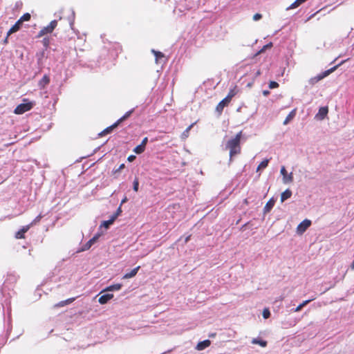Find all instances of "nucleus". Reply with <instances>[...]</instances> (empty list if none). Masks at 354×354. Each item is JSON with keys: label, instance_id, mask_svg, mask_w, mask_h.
Here are the masks:
<instances>
[{"label": "nucleus", "instance_id": "obj_1", "mask_svg": "<svg viewBox=\"0 0 354 354\" xmlns=\"http://www.w3.org/2000/svg\"><path fill=\"white\" fill-rule=\"evenodd\" d=\"M242 135L243 132L241 131L234 138L230 139L226 142L225 148L230 151V158L241 153V139Z\"/></svg>", "mask_w": 354, "mask_h": 354}, {"label": "nucleus", "instance_id": "obj_2", "mask_svg": "<svg viewBox=\"0 0 354 354\" xmlns=\"http://www.w3.org/2000/svg\"><path fill=\"white\" fill-rule=\"evenodd\" d=\"M25 103H21L17 106V107L14 110V113L17 115L23 114L30 110H31L33 107V103L31 102H28V100L25 98L23 100Z\"/></svg>", "mask_w": 354, "mask_h": 354}, {"label": "nucleus", "instance_id": "obj_3", "mask_svg": "<svg viewBox=\"0 0 354 354\" xmlns=\"http://www.w3.org/2000/svg\"><path fill=\"white\" fill-rule=\"evenodd\" d=\"M339 65L335 66L334 67L324 71L323 73L317 75L315 77H311L308 82L310 85H315L318 82L324 79V77H327L328 75H330L331 73H333L334 71L336 70V68L338 67Z\"/></svg>", "mask_w": 354, "mask_h": 354}, {"label": "nucleus", "instance_id": "obj_4", "mask_svg": "<svg viewBox=\"0 0 354 354\" xmlns=\"http://www.w3.org/2000/svg\"><path fill=\"white\" fill-rule=\"evenodd\" d=\"M57 20L51 21L47 26L44 27L42 29H41V30L39 32V33L37 35V37H41L46 34L51 33L54 30V29L57 27Z\"/></svg>", "mask_w": 354, "mask_h": 354}, {"label": "nucleus", "instance_id": "obj_5", "mask_svg": "<svg viewBox=\"0 0 354 354\" xmlns=\"http://www.w3.org/2000/svg\"><path fill=\"white\" fill-rule=\"evenodd\" d=\"M311 225V221L308 219L304 220L297 227V232L302 234Z\"/></svg>", "mask_w": 354, "mask_h": 354}, {"label": "nucleus", "instance_id": "obj_6", "mask_svg": "<svg viewBox=\"0 0 354 354\" xmlns=\"http://www.w3.org/2000/svg\"><path fill=\"white\" fill-rule=\"evenodd\" d=\"M230 103V101L227 100L225 97L216 106V111L218 113V114L220 115H221L223 109L225 106H227Z\"/></svg>", "mask_w": 354, "mask_h": 354}, {"label": "nucleus", "instance_id": "obj_7", "mask_svg": "<svg viewBox=\"0 0 354 354\" xmlns=\"http://www.w3.org/2000/svg\"><path fill=\"white\" fill-rule=\"evenodd\" d=\"M281 174L283 176V181L284 183H291L293 180L292 173H290L288 175L287 171L284 166H283L281 169Z\"/></svg>", "mask_w": 354, "mask_h": 354}, {"label": "nucleus", "instance_id": "obj_8", "mask_svg": "<svg viewBox=\"0 0 354 354\" xmlns=\"http://www.w3.org/2000/svg\"><path fill=\"white\" fill-rule=\"evenodd\" d=\"M22 24L23 23L19 19H18L7 32V37H9L11 34L17 32L21 28ZM7 38L8 37H6L5 39L6 42L7 41Z\"/></svg>", "mask_w": 354, "mask_h": 354}, {"label": "nucleus", "instance_id": "obj_9", "mask_svg": "<svg viewBox=\"0 0 354 354\" xmlns=\"http://www.w3.org/2000/svg\"><path fill=\"white\" fill-rule=\"evenodd\" d=\"M30 226L29 225H27L26 226H24L21 230H19L16 234H15V238L16 239H24L25 238V233L28 231Z\"/></svg>", "mask_w": 354, "mask_h": 354}, {"label": "nucleus", "instance_id": "obj_10", "mask_svg": "<svg viewBox=\"0 0 354 354\" xmlns=\"http://www.w3.org/2000/svg\"><path fill=\"white\" fill-rule=\"evenodd\" d=\"M49 83V76L47 75H44V77L39 81L38 86L40 89H44Z\"/></svg>", "mask_w": 354, "mask_h": 354}, {"label": "nucleus", "instance_id": "obj_11", "mask_svg": "<svg viewBox=\"0 0 354 354\" xmlns=\"http://www.w3.org/2000/svg\"><path fill=\"white\" fill-rule=\"evenodd\" d=\"M113 298V294H105L100 297L98 301L101 304H106L109 300Z\"/></svg>", "mask_w": 354, "mask_h": 354}, {"label": "nucleus", "instance_id": "obj_12", "mask_svg": "<svg viewBox=\"0 0 354 354\" xmlns=\"http://www.w3.org/2000/svg\"><path fill=\"white\" fill-rule=\"evenodd\" d=\"M211 344V342L209 339H205L204 341L200 342L198 343L196 346V349L198 351H203L209 346Z\"/></svg>", "mask_w": 354, "mask_h": 354}, {"label": "nucleus", "instance_id": "obj_13", "mask_svg": "<svg viewBox=\"0 0 354 354\" xmlns=\"http://www.w3.org/2000/svg\"><path fill=\"white\" fill-rule=\"evenodd\" d=\"M140 268V266H137L136 268L131 270V272L126 273L123 276L122 279H130V278L135 277L137 274L138 271L139 270Z\"/></svg>", "mask_w": 354, "mask_h": 354}, {"label": "nucleus", "instance_id": "obj_14", "mask_svg": "<svg viewBox=\"0 0 354 354\" xmlns=\"http://www.w3.org/2000/svg\"><path fill=\"white\" fill-rule=\"evenodd\" d=\"M75 300V297L69 298L68 299H66L64 301H62L55 305V308H60L63 307L64 306L68 305L73 302Z\"/></svg>", "mask_w": 354, "mask_h": 354}, {"label": "nucleus", "instance_id": "obj_15", "mask_svg": "<svg viewBox=\"0 0 354 354\" xmlns=\"http://www.w3.org/2000/svg\"><path fill=\"white\" fill-rule=\"evenodd\" d=\"M119 122H118L117 121L113 124L111 126L106 128L101 133H100V136H103V135H106V134H108V133H111V131L115 129L116 128L118 125H119Z\"/></svg>", "mask_w": 354, "mask_h": 354}, {"label": "nucleus", "instance_id": "obj_16", "mask_svg": "<svg viewBox=\"0 0 354 354\" xmlns=\"http://www.w3.org/2000/svg\"><path fill=\"white\" fill-rule=\"evenodd\" d=\"M328 109L327 106H322L319 109V113L317 115V117H319L321 120L324 119L325 116L328 114Z\"/></svg>", "mask_w": 354, "mask_h": 354}, {"label": "nucleus", "instance_id": "obj_17", "mask_svg": "<svg viewBox=\"0 0 354 354\" xmlns=\"http://www.w3.org/2000/svg\"><path fill=\"white\" fill-rule=\"evenodd\" d=\"M122 285L121 283H115L106 287L103 291H117L122 288Z\"/></svg>", "mask_w": 354, "mask_h": 354}, {"label": "nucleus", "instance_id": "obj_18", "mask_svg": "<svg viewBox=\"0 0 354 354\" xmlns=\"http://www.w3.org/2000/svg\"><path fill=\"white\" fill-rule=\"evenodd\" d=\"M237 93L238 90L236 86H235L233 88L230 90L225 98L231 102L232 99L237 94Z\"/></svg>", "mask_w": 354, "mask_h": 354}, {"label": "nucleus", "instance_id": "obj_19", "mask_svg": "<svg viewBox=\"0 0 354 354\" xmlns=\"http://www.w3.org/2000/svg\"><path fill=\"white\" fill-rule=\"evenodd\" d=\"M274 203H275V201L273 198L270 199L267 202V203L266 204V205L264 207V212L265 213L269 212L272 209L273 206L274 205Z\"/></svg>", "mask_w": 354, "mask_h": 354}, {"label": "nucleus", "instance_id": "obj_20", "mask_svg": "<svg viewBox=\"0 0 354 354\" xmlns=\"http://www.w3.org/2000/svg\"><path fill=\"white\" fill-rule=\"evenodd\" d=\"M296 115V109H293L290 112V113L287 115L285 120L283 121V124H288L295 116Z\"/></svg>", "mask_w": 354, "mask_h": 354}, {"label": "nucleus", "instance_id": "obj_21", "mask_svg": "<svg viewBox=\"0 0 354 354\" xmlns=\"http://www.w3.org/2000/svg\"><path fill=\"white\" fill-rule=\"evenodd\" d=\"M292 196V192L290 189H286L281 194V201L283 203L286 200L290 198Z\"/></svg>", "mask_w": 354, "mask_h": 354}, {"label": "nucleus", "instance_id": "obj_22", "mask_svg": "<svg viewBox=\"0 0 354 354\" xmlns=\"http://www.w3.org/2000/svg\"><path fill=\"white\" fill-rule=\"evenodd\" d=\"M304 2V0H295V2H293L289 7L287 8V10L296 8Z\"/></svg>", "mask_w": 354, "mask_h": 354}, {"label": "nucleus", "instance_id": "obj_23", "mask_svg": "<svg viewBox=\"0 0 354 354\" xmlns=\"http://www.w3.org/2000/svg\"><path fill=\"white\" fill-rule=\"evenodd\" d=\"M252 343L253 344H259L260 345L261 347H266L267 346V342L265 341V340H263V339H256V338H254L252 340Z\"/></svg>", "mask_w": 354, "mask_h": 354}, {"label": "nucleus", "instance_id": "obj_24", "mask_svg": "<svg viewBox=\"0 0 354 354\" xmlns=\"http://www.w3.org/2000/svg\"><path fill=\"white\" fill-rule=\"evenodd\" d=\"M115 221V220L114 219V218L111 216L109 220L103 221L100 226L107 229L111 225H112L114 223Z\"/></svg>", "mask_w": 354, "mask_h": 354}, {"label": "nucleus", "instance_id": "obj_25", "mask_svg": "<svg viewBox=\"0 0 354 354\" xmlns=\"http://www.w3.org/2000/svg\"><path fill=\"white\" fill-rule=\"evenodd\" d=\"M314 299L305 300L301 304H300L295 309V312H299L300 311L304 306H306L308 304H309L311 301H313Z\"/></svg>", "mask_w": 354, "mask_h": 354}, {"label": "nucleus", "instance_id": "obj_26", "mask_svg": "<svg viewBox=\"0 0 354 354\" xmlns=\"http://www.w3.org/2000/svg\"><path fill=\"white\" fill-rule=\"evenodd\" d=\"M194 124V123H193V124H190V125H189V127H187V129H186L183 132V133H182V135H181V138H182L183 139H185V138H187L189 136V131H190V130L192 129V128L193 127Z\"/></svg>", "mask_w": 354, "mask_h": 354}, {"label": "nucleus", "instance_id": "obj_27", "mask_svg": "<svg viewBox=\"0 0 354 354\" xmlns=\"http://www.w3.org/2000/svg\"><path fill=\"white\" fill-rule=\"evenodd\" d=\"M133 112V109H131V110L127 111L122 118H120L119 120H118L117 122H119V124H120L122 122H123L124 120L127 119L131 115V113Z\"/></svg>", "mask_w": 354, "mask_h": 354}, {"label": "nucleus", "instance_id": "obj_28", "mask_svg": "<svg viewBox=\"0 0 354 354\" xmlns=\"http://www.w3.org/2000/svg\"><path fill=\"white\" fill-rule=\"evenodd\" d=\"M145 147H144L141 145H139L133 149V152L136 153V154H140V153H143L145 151Z\"/></svg>", "mask_w": 354, "mask_h": 354}, {"label": "nucleus", "instance_id": "obj_29", "mask_svg": "<svg viewBox=\"0 0 354 354\" xmlns=\"http://www.w3.org/2000/svg\"><path fill=\"white\" fill-rule=\"evenodd\" d=\"M268 162H269V160L268 159H265L263 160L258 166L257 169V171H258L259 170L261 169H264L266 168L268 165Z\"/></svg>", "mask_w": 354, "mask_h": 354}, {"label": "nucleus", "instance_id": "obj_30", "mask_svg": "<svg viewBox=\"0 0 354 354\" xmlns=\"http://www.w3.org/2000/svg\"><path fill=\"white\" fill-rule=\"evenodd\" d=\"M31 16L29 13L24 14L19 19L23 23L24 21H28L30 20Z\"/></svg>", "mask_w": 354, "mask_h": 354}, {"label": "nucleus", "instance_id": "obj_31", "mask_svg": "<svg viewBox=\"0 0 354 354\" xmlns=\"http://www.w3.org/2000/svg\"><path fill=\"white\" fill-rule=\"evenodd\" d=\"M93 245V242L91 240H89L82 246V251L88 250L91 248V246Z\"/></svg>", "mask_w": 354, "mask_h": 354}, {"label": "nucleus", "instance_id": "obj_32", "mask_svg": "<svg viewBox=\"0 0 354 354\" xmlns=\"http://www.w3.org/2000/svg\"><path fill=\"white\" fill-rule=\"evenodd\" d=\"M43 216L40 214H39L30 224L29 225L31 227L35 224H37V223H39L41 219L42 218Z\"/></svg>", "mask_w": 354, "mask_h": 354}, {"label": "nucleus", "instance_id": "obj_33", "mask_svg": "<svg viewBox=\"0 0 354 354\" xmlns=\"http://www.w3.org/2000/svg\"><path fill=\"white\" fill-rule=\"evenodd\" d=\"M138 187H139V180H138V178H136L134 179L133 183V189L134 190V192H137L138 191Z\"/></svg>", "mask_w": 354, "mask_h": 354}, {"label": "nucleus", "instance_id": "obj_34", "mask_svg": "<svg viewBox=\"0 0 354 354\" xmlns=\"http://www.w3.org/2000/svg\"><path fill=\"white\" fill-rule=\"evenodd\" d=\"M122 213V209H121V206H120L116 212L111 216L113 218H114V219L115 220L120 215V214Z\"/></svg>", "mask_w": 354, "mask_h": 354}, {"label": "nucleus", "instance_id": "obj_35", "mask_svg": "<svg viewBox=\"0 0 354 354\" xmlns=\"http://www.w3.org/2000/svg\"><path fill=\"white\" fill-rule=\"evenodd\" d=\"M272 46V43L270 42L269 44L265 45L259 52L258 54H261L265 51L267 48H270Z\"/></svg>", "mask_w": 354, "mask_h": 354}, {"label": "nucleus", "instance_id": "obj_36", "mask_svg": "<svg viewBox=\"0 0 354 354\" xmlns=\"http://www.w3.org/2000/svg\"><path fill=\"white\" fill-rule=\"evenodd\" d=\"M279 87V84L274 81H270L269 83V88L270 89L276 88Z\"/></svg>", "mask_w": 354, "mask_h": 354}, {"label": "nucleus", "instance_id": "obj_37", "mask_svg": "<svg viewBox=\"0 0 354 354\" xmlns=\"http://www.w3.org/2000/svg\"><path fill=\"white\" fill-rule=\"evenodd\" d=\"M153 53H154V55L156 56V60L164 57L163 53L161 52L153 50Z\"/></svg>", "mask_w": 354, "mask_h": 354}, {"label": "nucleus", "instance_id": "obj_38", "mask_svg": "<svg viewBox=\"0 0 354 354\" xmlns=\"http://www.w3.org/2000/svg\"><path fill=\"white\" fill-rule=\"evenodd\" d=\"M270 316V312L268 308H266L263 311V317L264 319H268Z\"/></svg>", "mask_w": 354, "mask_h": 354}, {"label": "nucleus", "instance_id": "obj_39", "mask_svg": "<svg viewBox=\"0 0 354 354\" xmlns=\"http://www.w3.org/2000/svg\"><path fill=\"white\" fill-rule=\"evenodd\" d=\"M101 234L100 233H97L92 239H91L90 240L93 242V243L94 244L95 243H96L97 241V240L99 239V238L101 236Z\"/></svg>", "mask_w": 354, "mask_h": 354}, {"label": "nucleus", "instance_id": "obj_40", "mask_svg": "<svg viewBox=\"0 0 354 354\" xmlns=\"http://www.w3.org/2000/svg\"><path fill=\"white\" fill-rule=\"evenodd\" d=\"M124 167H125V165H124V163H123V164H121V165H120V167H119L118 169H116L113 170V173H114V174H116V173H118V172L120 171H121L122 169H123Z\"/></svg>", "mask_w": 354, "mask_h": 354}, {"label": "nucleus", "instance_id": "obj_41", "mask_svg": "<svg viewBox=\"0 0 354 354\" xmlns=\"http://www.w3.org/2000/svg\"><path fill=\"white\" fill-rule=\"evenodd\" d=\"M261 18H262V15L259 13H256L253 16V20H254V21H258V20L261 19Z\"/></svg>", "mask_w": 354, "mask_h": 354}, {"label": "nucleus", "instance_id": "obj_42", "mask_svg": "<svg viewBox=\"0 0 354 354\" xmlns=\"http://www.w3.org/2000/svg\"><path fill=\"white\" fill-rule=\"evenodd\" d=\"M148 142V138L147 137H145L142 140V142L140 143L141 145H142L144 147L146 148V145H147V143Z\"/></svg>", "mask_w": 354, "mask_h": 354}, {"label": "nucleus", "instance_id": "obj_43", "mask_svg": "<svg viewBox=\"0 0 354 354\" xmlns=\"http://www.w3.org/2000/svg\"><path fill=\"white\" fill-rule=\"evenodd\" d=\"M136 158V156H133V155H131L128 157L127 160L129 161V162H131L133 161L134 159Z\"/></svg>", "mask_w": 354, "mask_h": 354}, {"label": "nucleus", "instance_id": "obj_44", "mask_svg": "<svg viewBox=\"0 0 354 354\" xmlns=\"http://www.w3.org/2000/svg\"><path fill=\"white\" fill-rule=\"evenodd\" d=\"M43 42H44V44L46 47L48 46V39H46V38H44V40H43Z\"/></svg>", "mask_w": 354, "mask_h": 354}, {"label": "nucleus", "instance_id": "obj_45", "mask_svg": "<svg viewBox=\"0 0 354 354\" xmlns=\"http://www.w3.org/2000/svg\"><path fill=\"white\" fill-rule=\"evenodd\" d=\"M270 94V91H268V90H265L263 91V95H265V96H267Z\"/></svg>", "mask_w": 354, "mask_h": 354}, {"label": "nucleus", "instance_id": "obj_46", "mask_svg": "<svg viewBox=\"0 0 354 354\" xmlns=\"http://www.w3.org/2000/svg\"><path fill=\"white\" fill-rule=\"evenodd\" d=\"M190 238H191V235H189L187 236L185 239V243H187L189 240H190Z\"/></svg>", "mask_w": 354, "mask_h": 354}, {"label": "nucleus", "instance_id": "obj_47", "mask_svg": "<svg viewBox=\"0 0 354 354\" xmlns=\"http://www.w3.org/2000/svg\"><path fill=\"white\" fill-rule=\"evenodd\" d=\"M351 269L354 270V261H353V263L351 265Z\"/></svg>", "mask_w": 354, "mask_h": 354}, {"label": "nucleus", "instance_id": "obj_48", "mask_svg": "<svg viewBox=\"0 0 354 354\" xmlns=\"http://www.w3.org/2000/svg\"><path fill=\"white\" fill-rule=\"evenodd\" d=\"M127 201V197H125L124 199H122V203H125Z\"/></svg>", "mask_w": 354, "mask_h": 354}, {"label": "nucleus", "instance_id": "obj_49", "mask_svg": "<svg viewBox=\"0 0 354 354\" xmlns=\"http://www.w3.org/2000/svg\"><path fill=\"white\" fill-rule=\"evenodd\" d=\"M245 203L248 204V201L247 199L245 200Z\"/></svg>", "mask_w": 354, "mask_h": 354}, {"label": "nucleus", "instance_id": "obj_50", "mask_svg": "<svg viewBox=\"0 0 354 354\" xmlns=\"http://www.w3.org/2000/svg\"><path fill=\"white\" fill-rule=\"evenodd\" d=\"M305 1H306L307 0H304Z\"/></svg>", "mask_w": 354, "mask_h": 354}]
</instances>
